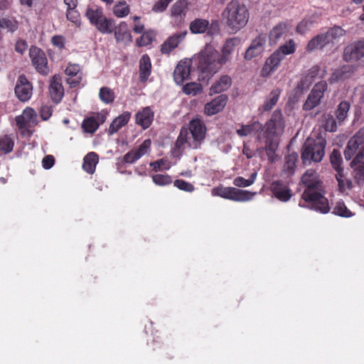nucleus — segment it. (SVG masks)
Listing matches in <instances>:
<instances>
[{
  "instance_id": "e433bc0d",
  "label": "nucleus",
  "mask_w": 364,
  "mask_h": 364,
  "mask_svg": "<svg viewBox=\"0 0 364 364\" xmlns=\"http://www.w3.org/2000/svg\"><path fill=\"white\" fill-rule=\"evenodd\" d=\"M188 6V2L187 0L176 1L171 6V16L173 17H184L186 14Z\"/></svg>"
},
{
  "instance_id": "72a5a7b5",
  "label": "nucleus",
  "mask_w": 364,
  "mask_h": 364,
  "mask_svg": "<svg viewBox=\"0 0 364 364\" xmlns=\"http://www.w3.org/2000/svg\"><path fill=\"white\" fill-rule=\"evenodd\" d=\"M262 124L258 121L253 122L249 124H242L241 127L237 129L236 133L238 136L243 137L250 135L253 133H261Z\"/></svg>"
},
{
  "instance_id": "7ed1b4c3",
  "label": "nucleus",
  "mask_w": 364,
  "mask_h": 364,
  "mask_svg": "<svg viewBox=\"0 0 364 364\" xmlns=\"http://www.w3.org/2000/svg\"><path fill=\"white\" fill-rule=\"evenodd\" d=\"M193 60L199 73L198 80L203 82H208L225 65L220 53L210 43L206 44Z\"/></svg>"
},
{
  "instance_id": "c85d7f7f",
  "label": "nucleus",
  "mask_w": 364,
  "mask_h": 364,
  "mask_svg": "<svg viewBox=\"0 0 364 364\" xmlns=\"http://www.w3.org/2000/svg\"><path fill=\"white\" fill-rule=\"evenodd\" d=\"M151 62L147 54H144L139 60V81L146 82L151 73Z\"/></svg>"
},
{
  "instance_id": "c03bdc74",
  "label": "nucleus",
  "mask_w": 364,
  "mask_h": 364,
  "mask_svg": "<svg viewBox=\"0 0 364 364\" xmlns=\"http://www.w3.org/2000/svg\"><path fill=\"white\" fill-rule=\"evenodd\" d=\"M330 161L333 168L336 171V173L343 172V168H342L343 159L341 153L337 149H333L330 156Z\"/></svg>"
},
{
  "instance_id": "79ce46f5",
  "label": "nucleus",
  "mask_w": 364,
  "mask_h": 364,
  "mask_svg": "<svg viewBox=\"0 0 364 364\" xmlns=\"http://www.w3.org/2000/svg\"><path fill=\"white\" fill-rule=\"evenodd\" d=\"M14 146V139L8 134L0 136V151L4 154L11 153Z\"/></svg>"
},
{
  "instance_id": "774afa93",
  "label": "nucleus",
  "mask_w": 364,
  "mask_h": 364,
  "mask_svg": "<svg viewBox=\"0 0 364 364\" xmlns=\"http://www.w3.org/2000/svg\"><path fill=\"white\" fill-rule=\"evenodd\" d=\"M345 80L343 75L341 73L339 69L336 70L331 75L328 79V82L330 84H334L338 82V81Z\"/></svg>"
},
{
  "instance_id": "423d86ee",
  "label": "nucleus",
  "mask_w": 364,
  "mask_h": 364,
  "mask_svg": "<svg viewBox=\"0 0 364 364\" xmlns=\"http://www.w3.org/2000/svg\"><path fill=\"white\" fill-rule=\"evenodd\" d=\"M212 194L233 201L245 202L250 200L255 193L234 187L218 186L212 190Z\"/></svg>"
},
{
  "instance_id": "9b49d317",
  "label": "nucleus",
  "mask_w": 364,
  "mask_h": 364,
  "mask_svg": "<svg viewBox=\"0 0 364 364\" xmlns=\"http://www.w3.org/2000/svg\"><path fill=\"white\" fill-rule=\"evenodd\" d=\"M29 55L36 70L41 74L47 75L49 70L45 53L41 49L33 46L30 48Z\"/></svg>"
},
{
  "instance_id": "5701e85b",
  "label": "nucleus",
  "mask_w": 364,
  "mask_h": 364,
  "mask_svg": "<svg viewBox=\"0 0 364 364\" xmlns=\"http://www.w3.org/2000/svg\"><path fill=\"white\" fill-rule=\"evenodd\" d=\"M154 112L150 107H145L135 114V122L143 129H148L152 124Z\"/></svg>"
},
{
  "instance_id": "a211bd4d",
  "label": "nucleus",
  "mask_w": 364,
  "mask_h": 364,
  "mask_svg": "<svg viewBox=\"0 0 364 364\" xmlns=\"http://www.w3.org/2000/svg\"><path fill=\"white\" fill-rule=\"evenodd\" d=\"M266 43V36L260 34L257 36L251 43L245 54L246 60H251L260 55L264 50Z\"/></svg>"
},
{
  "instance_id": "de8ad7c7",
  "label": "nucleus",
  "mask_w": 364,
  "mask_h": 364,
  "mask_svg": "<svg viewBox=\"0 0 364 364\" xmlns=\"http://www.w3.org/2000/svg\"><path fill=\"white\" fill-rule=\"evenodd\" d=\"M333 213L343 218H350L353 215V213L348 209L342 200L336 203L333 209Z\"/></svg>"
},
{
  "instance_id": "58836bf2",
  "label": "nucleus",
  "mask_w": 364,
  "mask_h": 364,
  "mask_svg": "<svg viewBox=\"0 0 364 364\" xmlns=\"http://www.w3.org/2000/svg\"><path fill=\"white\" fill-rule=\"evenodd\" d=\"M360 159L356 164H353V161L350 163L353 168L354 178L358 185H363L364 183V162Z\"/></svg>"
},
{
  "instance_id": "b1692460",
  "label": "nucleus",
  "mask_w": 364,
  "mask_h": 364,
  "mask_svg": "<svg viewBox=\"0 0 364 364\" xmlns=\"http://www.w3.org/2000/svg\"><path fill=\"white\" fill-rule=\"evenodd\" d=\"M240 43L241 39L239 37L230 38L225 41L220 53V60L224 64L230 60L232 53Z\"/></svg>"
},
{
  "instance_id": "864d4df0",
  "label": "nucleus",
  "mask_w": 364,
  "mask_h": 364,
  "mask_svg": "<svg viewBox=\"0 0 364 364\" xmlns=\"http://www.w3.org/2000/svg\"><path fill=\"white\" fill-rule=\"evenodd\" d=\"M153 182L159 186H168L172 183V178L168 174H155L152 177Z\"/></svg>"
},
{
  "instance_id": "69168bd1",
  "label": "nucleus",
  "mask_w": 364,
  "mask_h": 364,
  "mask_svg": "<svg viewBox=\"0 0 364 364\" xmlns=\"http://www.w3.org/2000/svg\"><path fill=\"white\" fill-rule=\"evenodd\" d=\"M152 39L149 35L143 33L140 38L136 40V45L139 47H143L151 44Z\"/></svg>"
},
{
  "instance_id": "f8f14e48",
  "label": "nucleus",
  "mask_w": 364,
  "mask_h": 364,
  "mask_svg": "<svg viewBox=\"0 0 364 364\" xmlns=\"http://www.w3.org/2000/svg\"><path fill=\"white\" fill-rule=\"evenodd\" d=\"M364 57V41H358L347 46L343 58L346 62H356Z\"/></svg>"
},
{
  "instance_id": "5fc2aeb1",
  "label": "nucleus",
  "mask_w": 364,
  "mask_h": 364,
  "mask_svg": "<svg viewBox=\"0 0 364 364\" xmlns=\"http://www.w3.org/2000/svg\"><path fill=\"white\" fill-rule=\"evenodd\" d=\"M203 87L200 84L196 82H189L183 87V92L186 95L195 96L200 93Z\"/></svg>"
},
{
  "instance_id": "6e6552de",
  "label": "nucleus",
  "mask_w": 364,
  "mask_h": 364,
  "mask_svg": "<svg viewBox=\"0 0 364 364\" xmlns=\"http://www.w3.org/2000/svg\"><path fill=\"white\" fill-rule=\"evenodd\" d=\"M189 130L192 139L188 143V147L193 149H200L207 134V128L204 122L200 119H193L189 123Z\"/></svg>"
},
{
  "instance_id": "cd10ccee",
  "label": "nucleus",
  "mask_w": 364,
  "mask_h": 364,
  "mask_svg": "<svg viewBox=\"0 0 364 364\" xmlns=\"http://www.w3.org/2000/svg\"><path fill=\"white\" fill-rule=\"evenodd\" d=\"M188 129L182 127L174 144L173 152L175 156H181L184 151L185 145L187 144L188 146L190 142L188 141Z\"/></svg>"
},
{
  "instance_id": "052dcab7",
  "label": "nucleus",
  "mask_w": 364,
  "mask_h": 364,
  "mask_svg": "<svg viewBox=\"0 0 364 364\" xmlns=\"http://www.w3.org/2000/svg\"><path fill=\"white\" fill-rule=\"evenodd\" d=\"M172 1L173 0H158L153 6L152 11L154 12H163L167 9L168 4Z\"/></svg>"
},
{
  "instance_id": "7c9ffc66",
  "label": "nucleus",
  "mask_w": 364,
  "mask_h": 364,
  "mask_svg": "<svg viewBox=\"0 0 364 364\" xmlns=\"http://www.w3.org/2000/svg\"><path fill=\"white\" fill-rule=\"evenodd\" d=\"M131 118V113L128 111L124 112L122 114L116 117L109 125L108 132L113 134L117 132L122 127L125 126Z\"/></svg>"
},
{
  "instance_id": "0eeeda50",
  "label": "nucleus",
  "mask_w": 364,
  "mask_h": 364,
  "mask_svg": "<svg viewBox=\"0 0 364 364\" xmlns=\"http://www.w3.org/2000/svg\"><path fill=\"white\" fill-rule=\"evenodd\" d=\"M326 140H308L301 152V159L304 163L307 161L320 162L325 153Z\"/></svg>"
},
{
  "instance_id": "ea45409f",
  "label": "nucleus",
  "mask_w": 364,
  "mask_h": 364,
  "mask_svg": "<svg viewBox=\"0 0 364 364\" xmlns=\"http://www.w3.org/2000/svg\"><path fill=\"white\" fill-rule=\"evenodd\" d=\"M279 55L284 59L287 55H291L296 51V43L293 39H289L285 44L280 46L274 50Z\"/></svg>"
},
{
  "instance_id": "412c9836",
  "label": "nucleus",
  "mask_w": 364,
  "mask_h": 364,
  "mask_svg": "<svg viewBox=\"0 0 364 364\" xmlns=\"http://www.w3.org/2000/svg\"><path fill=\"white\" fill-rule=\"evenodd\" d=\"M49 94L52 101L55 104L59 103L62 100L64 95V89L61 77L59 75L53 76L49 85Z\"/></svg>"
},
{
  "instance_id": "49530a36",
  "label": "nucleus",
  "mask_w": 364,
  "mask_h": 364,
  "mask_svg": "<svg viewBox=\"0 0 364 364\" xmlns=\"http://www.w3.org/2000/svg\"><path fill=\"white\" fill-rule=\"evenodd\" d=\"M99 97L105 104H111L114 101L115 94L114 91L108 87H102L99 92Z\"/></svg>"
},
{
  "instance_id": "c9c22d12",
  "label": "nucleus",
  "mask_w": 364,
  "mask_h": 364,
  "mask_svg": "<svg viewBox=\"0 0 364 364\" xmlns=\"http://www.w3.org/2000/svg\"><path fill=\"white\" fill-rule=\"evenodd\" d=\"M98 155L95 152H90L85 156L83 159L82 168L87 173L92 174L95 171L96 165L98 163Z\"/></svg>"
},
{
  "instance_id": "f03ea898",
  "label": "nucleus",
  "mask_w": 364,
  "mask_h": 364,
  "mask_svg": "<svg viewBox=\"0 0 364 364\" xmlns=\"http://www.w3.org/2000/svg\"><path fill=\"white\" fill-rule=\"evenodd\" d=\"M301 181L306 186L301 198L311 205V208L321 213H328L330 210L328 199L321 193V182L318 179L316 173L308 170L302 176Z\"/></svg>"
},
{
  "instance_id": "680f3d73",
  "label": "nucleus",
  "mask_w": 364,
  "mask_h": 364,
  "mask_svg": "<svg viewBox=\"0 0 364 364\" xmlns=\"http://www.w3.org/2000/svg\"><path fill=\"white\" fill-rule=\"evenodd\" d=\"M66 17L68 21H70L75 24L80 23V14L76 9L67 10L66 11Z\"/></svg>"
},
{
  "instance_id": "4468645a",
  "label": "nucleus",
  "mask_w": 364,
  "mask_h": 364,
  "mask_svg": "<svg viewBox=\"0 0 364 364\" xmlns=\"http://www.w3.org/2000/svg\"><path fill=\"white\" fill-rule=\"evenodd\" d=\"M269 189L273 196L282 202L289 200L292 196L289 186L281 180L274 181Z\"/></svg>"
},
{
  "instance_id": "37998d69",
  "label": "nucleus",
  "mask_w": 364,
  "mask_h": 364,
  "mask_svg": "<svg viewBox=\"0 0 364 364\" xmlns=\"http://www.w3.org/2000/svg\"><path fill=\"white\" fill-rule=\"evenodd\" d=\"M325 35L327 38L328 43H333V41L346 35V31L341 26H335L328 30Z\"/></svg>"
},
{
  "instance_id": "8fccbe9b",
  "label": "nucleus",
  "mask_w": 364,
  "mask_h": 364,
  "mask_svg": "<svg viewBox=\"0 0 364 364\" xmlns=\"http://www.w3.org/2000/svg\"><path fill=\"white\" fill-rule=\"evenodd\" d=\"M350 107V103L347 101H342L340 102L336 111V116L339 122H342L346 119L348 116Z\"/></svg>"
},
{
  "instance_id": "f257e3e1",
  "label": "nucleus",
  "mask_w": 364,
  "mask_h": 364,
  "mask_svg": "<svg viewBox=\"0 0 364 364\" xmlns=\"http://www.w3.org/2000/svg\"><path fill=\"white\" fill-rule=\"evenodd\" d=\"M286 127L285 119L280 109L275 110L270 119L262 125V130L257 136L258 140H264L267 156L272 159L279 144V138Z\"/></svg>"
},
{
  "instance_id": "1a4fd4ad",
  "label": "nucleus",
  "mask_w": 364,
  "mask_h": 364,
  "mask_svg": "<svg viewBox=\"0 0 364 364\" xmlns=\"http://www.w3.org/2000/svg\"><path fill=\"white\" fill-rule=\"evenodd\" d=\"M189 29L194 34L207 33L208 36H213L220 32V25L217 20H213L210 23L206 19L196 18L191 22Z\"/></svg>"
},
{
  "instance_id": "4d7b16f0",
  "label": "nucleus",
  "mask_w": 364,
  "mask_h": 364,
  "mask_svg": "<svg viewBox=\"0 0 364 364\" xmlns=\"http://www.w3.org/2000/svg\"><path fill=\"white\" fill-rule=\"evenodd\" d=\"M113 12L117 17L122 18L129 14V9L125 2H119L114 6Z\"/></svg>"
},
{
  "instance_id": "3c124183",
  "label": "nucleus",
  "mask_w": 364,
  "mask_h": 364,
  "mask_svg": "<svg viewBox=\"0 0 364 364\" xmlns=\"http://www.w3.org/2000/svg\"><path fill=\"white\" fill-rule=\"evenodd\" d=\"M257 177V172L252 173L248 179L242 176H237L233 180V185L237 187H248L253 184Z\"/></svg>"
},
{
  "instance_id": "c756f323",
  "label": "nucleus",
  "mask_w": 364,
  "mask_h": 364,
  "mask_svg": "<svg viewBox=\"0 0 364 364\" xmlns=\"http://www.w3.org/2000/svg\"><path fill=\"white\" fill-rule=\"evenodd\" d=\"M232 84V79L228 75H222L218 80L214 82L210 88V95L221 93L229 89Z\"/></svg>"
},
{
  "instance_id": "a878e982",
  "label": "nucleus",
  "mask_w": 364,
  "mask_h": 364,
  "mask_svg": "<svg viewBox=\"0 0 364 364\" xmlns=\"http://www.w3.org/2000/svg\"><path fill=\"white\" fill-rule=\"evenodd\" d=\"M113 31L117 43L127 45L132 41V36L125 22H121L117 26L114 27Z\"/></svg>"
},
{
  "instance_id": "dca6fc26",
  "label": "nucleus",
  "mask_w": 364,
  "mask_h": 364,
  "mask_svg": "<svg viewBox=\"0 0 364 364\" xmlns=\"http://www.w3.org/2000/svg\"><path fill=\"white\" fill-rule=\"evenodd\" d=\"M191 65L192 61L191 60L186 59L178 62L173 72V78L177 84L181 85L188 79Z\"/></svg>"
},
{
  "instance_id": "2f4dec72",
  "label": "nucleus",
  "mask_w": 364,
  "mask_h": 364,
  "mask_svg": "<svg viewBox=\"0 0 364 364\" xmlns=\"http://www.w3.org/2000/svg\"><path fill=\"white\" fill-rule=\"evenodd\" d=\"M288 32V26L281 22L276 25L270 31L269 38L270 44H277Z\"/></svg>"
},
{
  "instance_id": "4c0bfd02",
  "label": "nucleus",
  "mask_w": 364,
  "mask_h": 364,
  "mask_svg": "<svg viewBox=\"0 0 364 364\" xmlns=\"http://www.w3.org/2000/svg\"><path fill=\"white\" fill-rule=\"evenodd\" d=\"M280 94L281 90L279 88L272 90L262 106L263 110L265 112L271 110L277 103Z\"/></svg>"
},
{
  "instance_id": "aec40b11",
  "label": "nucleus",
  "mask_w": 364,
  "mask_h": 364,
  "mask_svg": "<svg viewBox=\"0 0 364 364\" xmlns=\"http://www.w3.org/2000/svg\"><path fill=\"white\" fill-rule=\"evenodd\" d=\"M151 144L150 139L144 140L138 148L132 149L124 156V162L127 164L134 163L148 152Z\"/></svg>"
},
{
  "instance_id": "bb28decb",
  "label": "nucleus",
  "mask_w": 364,
  "mask_h": 364,
  "mask_svg": "<svg viewBox=\"0 0 364 364\" xmlns=\"http://www.w3.org/2000/svg\"><path fill=\"white\" fill-rule=\"evenodd\" d=\"M65 74L69 77L67 80V82L72 87L77 86L82 80L80 67L78 64H68L65 69Z\"/></svg>"
},
{
  "instance_id": "e2e57ef3",
  "label": "nucleus",
  "mask_w": 364,
  "mask_h": 364,
  "mask_svg": "<svg viewBox=\"0 0 364 364\" xmlns=\"http://www.w3.org/2000/svg\"><path fill=\"white\" fill-rule=\"evenodd\" d=\"M324 129L326 131L331 132L336 131V129H337L336 122L333 116L329 115L326 119L325 124H324Z\"/></svg>"
},
{
  "instance_id": "f3484780",
  "label": "nucleus",
  "mask_w": 364,
  "mask_h": 364,
  "mask_svg": "<svg viewBox=\"0 0 364 364\" xmlns=\"http://www.w3.org/2000/svg\"><path fill=\"white\" fill-rule=\"evenodd\" d=\"M187 34L186 31L180 32L169 36L161 46V53L164 55H170V53L176 48L178 45L184 40Z\"/></svg>"
},
{
  "instance_id": "603ef678",
  "label": "nucleus",
  "mask_w": 364,
  "mask_h": 364,
  "mask_svg": "<svg viewBox=\"0 0 364 364\" xmlns=\"http://www.w3.org/2000/svg\"><path fill=\"white\" fill-rule=\"evenodd\" d=\"M298 160V155L296 153H291L285 157L284 169L285 171L292 173L294 171L296 163Z\"/></svg>"
},
{
  "instance_id": "bf43d9fd",
  "label": "nucleus",
  "mask_w": 364,
  "mask_h": 364,
  "mask_svg": "<svg viewBox=\"0 0 364 364\" xmlns=\"http://www.w3.org/2000/svg\"><path fill=\"white\" fill-rule=\"evenodd\" d=\"M173 185L179 190L188 193H191L195 190V187L192 183L182 179H177L174 181Z\"/></svg>"
},
{
  "instance_id": "2eb2a0df",
  "label": "nucleus",
  "mask_w": 364,
  "mask_h": 364,
  "mask_svg": "<svg viewBox=\"0 0 364 364\" xmlns=\"http://www.w3.org/2000/svg\"><path fill=\"white\" fill-rule=\"evenodd\" d=\"M282 58L279 53L274 51L265 60L262 70L261 76L262 77H268L272 75L280 66Z\"/></svg>"
},
{
  "instance_id": "0e129e2a",
  "label": "nucleus",
  "mask_w": 364,
  "mask_h": 364,
  "mask_svg": "<svg viewBox=\"0 0 364 364\" xmlns=\"http://www.w3.org/2000/svg\"><path fill=\"white\" fill-rule=\"evenodd\" d=\"M345 79L350 77L355 72V67L353 65H343L338 68Z\"/></svg>"
},
{
  "instance_id": "20e7f679",
  "label": "nucleus",
  "mask_w": 364,
  "mask_h": 364,
  "mask_svg": "<svg viewBox=\"0 0 364 364\" xmlns=\"http://www.w3.org/2000/svg\"><path fill=\"white\" fill-rule=\"evenodd\" d=\"M222 18L231 31L237 32L247 23L249 11L238 0H232L222 12Z\"/></svg>"
},
{
  "instance_id": "6ab92c4d",
  "label": "nucleus",
  "mask_w": 364,
  "mask_h": 364,
  "mask_svg": "<svg viewBox=\"0 0 364 364\" xmlns=\"http://www.w3.org/2000/svg\"><path fill=\"white\" fill-rule=\"evenodd\" d=\"M228 97L222 94L205 104L204 113L208 116H212L221 112L225 107Z\"/></svg>"
},
{
  "instance_id": "6e6d98bb",
  "label": "nucleus",
  "mask_w": 364,
  "mask_h": 364,
  "mask_svg": "<svg viewBox=\"0 0 364 364\" xmlns=\"http://www.w3.org/2000/svg\"><path fill=\"white\" fill-rule=\"evenodd\" d=\"M314 23L312 18H304L297 25L296 31L298 33L304 34L311 29Z\"/></svg>"
},
{
  "instance_id": "473e14b6",
  "label": "nucleus",
  "mask_w": 364,
  "mask_h": 364,
  "mask_svg": "<svg viewBox=\"0 0 364 364\" xmlns=\"http://www.w3.org/2000/svg\"><path fill=\"white\" fill-rule=\"evenodd\" d=\"M326 75V71L325 70L321 71L318 65H314L308 70L304 79L301 80L297 87L298 88H301L305 82H308L311 84L317 77L323 78Z\"/></svg>"
},
{
  "instance_id": "39448f33",
  "label": "nucleus",
  "mask_w": 364,
  "mask_h": 364,
  "mask_svg": "<svg viewBox=\"0 0 364 364\" xmlns=\"http://www.w3.org/2000/svg\"><path fill=\"white\" fill-rule=\"evenodd\" d=\"M355 156L353 159V164H356L360 159H364V127H361L355 135L349 140L344 151L347 160Z\"/></svg>"
},
{
  "instance_id": "4be33fe9",
  "label": "nucleus",
  "mask_w": 364,
  "mask_h": 364,
  "mask_svg": "<svg viewBox=\"0 0 364 364\" xmlns=\"http://www.w3.org/2000/svg\"><path fill=\"white\" fill-rule=\"evenodd\" d=\"M105 115L97 112L92 116L86 117L83 120L82 123V128L84 132L93 134L97 130L100 125L105 122Z\"/></svg>"
},
{
  "instance_id": "f704fd0d",
  "label": "nucleus",
  "mask_w": 364,
  "mask_h": 364,
  "mask_svg": "<svg viewBox=\"0 0 364 364\" xmlns=\"http://www.w3.org/2000/svg\"><path fill=\"white\" fill-rule=\"evenodd\" d=\"M329 44L325 33H321L311 38L306 48V51L311 52L316 49H321Z\"/></svg>"
},
{
  "instance_id": "338daca9",
  "label": "nucleus",
  "mask_w": 364,
  "mask_h": 364,
  "mask_svg": "<svg viewBox=\"0 0 364 364\" xmlns=\"http://www.w3.org/2000/svg\"><path fill=\"white\" fill-rule=\"evenodd\" d=\"M51 42L53 46L62 49L65 47V39L63 36H54L51 38Z\"/></svg>"
},
{
  "instance_id": "393cba45",
  "label": "nucleus",
  "mask_w": 364,
  "mask_h": 364,
  "mask_svg": "<svg viewBox=\"0 0 364 364\" xmlns=\"http://www.w3.org/2000/svg\"><path fill=\"white\" fill-rule=\"evenodd\" d=\"M36 113L35 110L31 107L26 108L21 115L16 116L15 121L18 129L23 131L31 123L36 121Z\"/></svg>"
},
{
  "instance_id": "9d476101",
  "label": "nucleus",
  "mask_w": 364,
  "mask_h": 364,
  "mask_svg": "<svg viewBox=\"0 0 364 364\" xmlns=\"http://www.w3.org/2000/svg\"><path fill=\"white\" fill-rule=\"evenodd\" d=\"M327 87L328 85L326 81L317 82L309 95L304 104L303 109L309 111L318 106L323 97L324 92L327 90Z\"/></svg>"
},
{
  "instance_id": "a18cd8bd",
  "label": "nucleus",
  "mask_w": 364,
  "mask_h": 364,
  "mask_svg": "<svg viewBox=\"0 0 364 364\" xmlns=\"http://www.w3.org/2000/svg\"><path fill=\"white\" fill-rule=\"evenodd\" d=\"M114 22L112 19L103 17L96 25L97 29L102 33H111L113 32Z\"/></svg>"
},
{
  "instance_id": "ddd939ff",
  "label": "nucleus",
  "mask_w": 364,
  "mask_h": 364,
  "mask_svg": "<svg viewBox=\"0 0 364 364\" xmlns=\"http://www.w3.org/2000/svg\"><path fill=\"white\" fill-rule=\"evenodd\" d=\"M32 91V84L28 80L25 75H20L15 87V94L17 98L21 102H26L31 97Z\"/></svg>"
},
{
  "instance_id": "09e8293b",
  "label": "nucleus",
  "mask_w": 364,
  "mask_h": 364,
  "mask_svg": "<svg viewBox=\"0 0 364 364\" xmlns=\"http://www.w3.org/2000/svg\"><path fill=\"white\" fill-rule=\"evenodd\" d=\"M86 16L91 24L95 26L103 17V13L101 9L87 8Z\"/></svg>"
},
{
  "instance_id": "13d9d810",
  "label": "nucleus",
  "mask_w": 364,
  "mask_h": 364,
  "mask_svg": "<svg viewBox=\"0 0 364 364\" xmlns=\"http://www.w3.org/2000/svg\"><path fill=\"white\" fill-rule=\"evenodd\" d=\"M0 28L14 32L18 28V23L13 19L2 18L0 19Z\"/></svg>"
},
{
  "instance_id": "a19ab883",
  "label": "nucleus",
  "mask_w": 364,
  "mask_h": 364,
  "mask_svg": "<svg viewBox=\"0 0 364 364\" xmlns=\"http://www.w3.org/2000/svg\"><path fill=\"white\" fill-rule=\"evenodd\" d=\"M336 178L338 182V190L340 192L343 193L352 189V181L350 179L346 177L343 171L339 173H336Z\"/></svg>"
}]
</instances>
